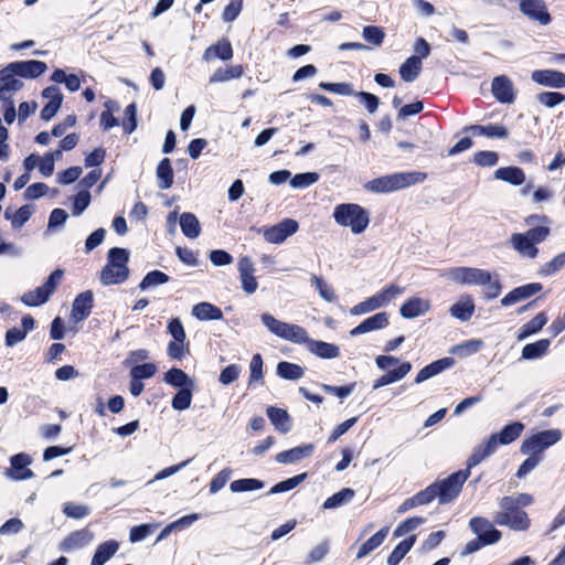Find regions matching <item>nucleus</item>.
I'll return each mask as SVG.
<instances>
[{
    "label": "nucleus",
    "instance_id": "1",
    "mask_svg": "<svg viewBox=\"0 0 565 565\" xmlns=\"http://www.w3.org/2000/svg\"><path fill=\"white\" fill-rule=\"evenodd\" d=\"M260 319L270 333L295 344H305L310 353L320 359H337L340 355V348L337 344L311 339L299 324L284 322L267 312L263 313Z\"/></svg>",
    "mask_w": 565,
    "mask_h": 565
},
{
    "label": "nucleus",
    "instance_id": "2",
    "mask_svg": "<svg viewBox=\"0 0 565 565\" xmlns=\"http://www.w3.org/2000/svg\"><path fill=\"white\" fill-rule=\"evenodd\" d=\"M334 222L348 227L352 234L360 235L366 231L370 225V212L358 203H341L333 210Z\"/></svg>",
    "mask_w": 565,
    "mask_h": 565
},
{
    "label": "nucleus",
    "instance_id": "3",
    "mask_svg": "<svg viewBox=\"0 0 565 565\" xmlns=\"http://www.w3.org/2000/svg\"><path fill=\"white\" fill-rule=\"evenodd\" d=\"M425 179L426 174L422 172H397L367 181L364 189L373 193H387L423 182Z\"/></svg>",
    "mask_w": 565,
    "mask_h": 565
},
{
    "label": "nucleus",
    "instance_id": "4",
    "mask_svg": "<svg viewBox=\"0 0 565 565\" xmlns=\"http://www.w3.org/2000/svg\"><path fill=\"white\" fill-rule=\"evenodd\" d=\"M129 252L114 247L108 252L107 264L100 271L99 280L104 286L122 284L129 276Z\"/></svg>",
    "mask_w": 565,
    "mask_h": 565
},
{
    "label": "nucleus",
    "instance_id": "5",
    "mask_svg": "<svg viewBox=\"0 0 565 565\" xmlns=\"http://www.w3.org/2000/svg\"><path fill=\"white\" fill-rule=\"evenodd\" d=\"M469 476V469L460 470L428 486L425 491L429 492V503L435 499H438L440 504H447L454 501L460 493Z\"/></svg>",
    "mask_w": 565,
    "mask_h": 565
},
{
    "label": "nucleus",
    "instance_id": "6",
    "mask_svg": "<svg viewBox=\"0 0 565 565\" xmlns=\"http://www.w3.org/2000/svg\"><path fill=\"white\" fill-rule=\"evenodd\" d=\"M551 234L548 226L531 227L523 233H514L509 238V245L522 257L534 259L539 255L537 244L544 242Z\"/></svg>",
    "mask_w": 565,
    "mask_h": 565
},
{
    "label": "nucleus",
    "instance_id": "7",
    "mask_svg": "<svg viewBox=\"0 0 565 565\" xmlns=\"http://www.w3.org/2000/svg\"><path fill=\"white\" fill-rule=\"evenodd\" d=\"M63 275L62 269L54 270L42 286L24 292L20 300L28 307H38L45 303L61 284Z\"/></svg>",
    "mask_w": 565,
    "mask_h": 565
},
{
    "label": "nucleus",
    "instance_id": "8",
    "mask_svg": "<svg viewBox=\"0 0 565 565\" xmlns=\"http://www.w3.org/2000/svg\"><path fill=\"white\" fill-rule=\"evenodd\" d=\"M562 438L559 429H548L526 438L521 445V452L524 455L539 456L550 446L555 445Z\"/></svg>",
    "mask_w": 565,
    "mask_h": 565
},
{
    "label": "nucleus",
    "instance_id": "9",
    "mask_svg": "<svg viewBox=\"0 0 565 565\" xmlns=\"http://www.w3.org/2000/svg\"><path fill=\"white\" fill-rule=\"evenodd\" d=\"M469 526L483 545L494 544L501 539V532L486 518L475 516L470 519Z\"/></svg>",
    "mask_w": 565,
    "mask_h": 565
},
{
    "label": "nucleus",
    "instance_id": "10",
    "mask_svg": "<svg viewBox=\"0 0 565 565\" xmlns=\"http://www.w3.org/2000/svg\"><path fill=\"white\" fill-rule=\"evenodd\" d=\"M299 228L296 220L285 218L274 226L264 228V238L270 244H281Z\"/></svg>",
    "mask_w": 565,
    "mask_h": 565
},
{
    "label": "nucleus",
    "instance_id": "11",
    "mask_svg": "<svg viewBox=\"0 0 565 565\" xmlns=\"http://www.w3.org/2000/svg\"><path fill=\"white\" fill-rule=\"evenodd\" d=\"M46 71V64L42 61L30 60L12 62L7 65V72L24 78H36Z\"/></svg>",
    "mask_w": 565,
    "mask_h": 565
},
{
    "label": "nucleus",
    "instance_id": "12",
    "mask_svg": "<svg viewBox=\"0 0 565 565\" xmlns=\"http://www.w3.org/2000/svg\"><path fill=\"white\" fill-rule=\"evenodd\" d=\"M42 97L47 100L41 110V118L45 121L51 120L63 103V94L57 86H49L42 90Z\"/></svg>",
    "mask_w": 565,
    "mask_h": 565
},
{
    "label": "nucleus",
    "instance_id": "13",
    "mask_svg": "<svg viewBox=\"0 0 565 565\" xmlns=\"http://www.w3.org/2000/svg\"><path fill=\"white\" fill-rule=\"evenodd\" d=\"M237 269L239 273V280L242 284L243 290L247 295L254 294L258 288V282L255 277V267L254 263L249 257H242L238 260Z\"/></svg>",
    "mask_w": 565,
    "mask_h": 565
},
{
    "label": "nucleus",
    "instance_id": "14",
    "mask_svg": "<svg viewBox=\"0 0 565 565\" xmlns=\"http://www.w3.org/2000/svg\"><path fill=\"white\" fill-rule=\"evenodd\" d=\"M494 522L500 526H508L510 530L524 532L531 526V520L523 510L514 511L512 515L494 514Z\"/></svg>",
    "mask_w": 565,
    "mask_h": 565
},
{
    "label": "nucleus",
    "instance_id": "15",
    "mask_svg": "<svg viewBox=\"0 0 565 565\" xmlns=\"http://www.w3.org/2000/svg\"><path fill=\"white\" fill-rule=\"evenodd\" d=\"M431 308L429 299L411 297L399 307V315L404 319H414L427 313Z\"/></svg>",
    "mask_w": 565,
    "mask_h": 565
},
{
    "label": "nucleus",
    "instance_id": "16",
    "mask_svg": "<svg viewBox=\"0 0 565 565\" xmlns=\"http://www.w3.org/2000/svg\"><path fill=\"white\" fill-rule=\"evenodd\" d=\"M0 102H11L12 96L22 89L23 82L15 74L7 72V66L0 71Z\"/></svg>",
    "mask_w": 565,
    "mask_h": 565
},
{
    "label": "nucleus",
    "instance_id": "17",
    "mask_svg": "<svg viewBox=\"0 0 565 565\" xmlns=\"http://www.w3.org/2000/svg\"><path fill=\"white\" fill-rule=\"evenodd\" d=\"M476 305L470 295H461L456 302L449 307V313L452 318L466 322L471 319L475 313Z\"/></svg>",
    "mask_w": 565,
    "mask_h": 565
},
{
    "label": "nucleus",
    "instance_id": "18",
    "mask_svg": "<svg viewBox=\"0 0 565 565\" xmlns=\"http://www.w3.org/2000/svg\"><path fill=\"white\" fill-rule=\"evenodd\" d=\"M388 324V313L382 311L377 312L365 320H363L355 328L350 330L351 337H358L363 333L377 331L384 329Z\"/></svg>",
    "mask_w": 565,
    "mask_h": 565
},
{
    "label": "nucleus",
    "instance_id": "19",
    "mask_svg": "<svg viewBox=\"0 0 565 565\" xmlns=\"http://www.w3.org/2000/svg\"><path fill=\"white\" fill-rule=\"evenodd\" d=\"M542 290V285L539 282H531L527 285L520 286L514 288L510 292H508L502 299L501 305L503 307H509L515 305L524 299L530 298L531 296L540 292Z\"/></svg>",
    "mask_w": 565,
    "mask_h": 565
},
{
    "label": "nucleus",
    "instance_id": "20",
    "mask_svg": "<svg viewBox=\"0 0 565 565\" xmlns=\"http://www.w3.org/2000/svg\"><path fill=\"white\" fill-rule=\"evenodd\" d=\"M31 458L25 454H18L11 458V468L7 471V476L13 480L31 479L34 475L28 468Z\"/></svg>",
    "mask_w": 565,
    "mask_h": 565
},
{
    "label": "nucleus",
    "instance_id": "21",
    "mask_svg": "<svg viewBox=\"0 0 565 565\" xmlns=\"http://www.w3.org/2000/svg\"><path fill=\"white\" fill-rule=\"evenodd\" d=\"M492 94L503 104H511L515 99L513 84L509 77L501 75L492 81Z\"/></svg>",
    "mask_w": 565,
    "mask_h": 565
},
{
    "label": "nucleus",
    "instance_id": "22",
    "mask_svg": "<svg viewBox=\"0 0 565 565\" xmlns=\"http://www.w3.org/2000/svg\"><path fill=\"white\" fill-rule=\"evenodd\" d=\"M532 79L546 87H565V74L554 70H537L532 73Z\"/></svg>",
    "mask_w": 565,
    "mask_h": 565
},
{
    "label": "nucleus",
    "instance_id": "23",
    "mask_svg": "<svg viewBox=\"0 0 565 565\" xmlns=\"http://www.w3.org/2000/svg\"><path fill=\"white\" fill-rule=\"evenodd\" d=\"M93 308V292L87 290L79 294L72 306V320L75 322H79L86 319L92 311Z\"/></svg>",
    "mask_w": 565,
    "mask_h": 565
},
{
    "label": "nucleus",
    "instance_id": "24",
    "mask_svg": "<svg viewBox=\"0 0 565 565\" xmlns=\"http://www.w3.org/2000/svg\"><path fill=\"white\" fill-rule=\"evenodd\" d=\"M315 446L307 444L303 446L295 447L289 450L281 451L276 455V461L284 465L296 463L312 455Z\"/></svg>",
    "mask_w": 565,
    "mask_h": 565
},
{
    "label": "nucleus",
    "instance_id": "25",
    "mask_svg": "<svg viewBox=\"0 0 565 565\" xmlns=\"http://www.w3.org/2000/svg\"><path fill=\"white\" fill-rule=\"evenodd\" d=\"M455 364L454 359L451 358H444L440 360H437L427 366L423 367L416 375L415 383L420 384L430 377L441 373L443 371L451 367Z\"/></svg>",
    "mask_w": 565,
    "mask_h": 565
},
{
    "label": "nucleus",
    "instance_id": "26",
    "mask_svg": "<svg viewBox=\"0 0 565 565\" xmlns=\"http://www.w3.org/2000/svg\"><path fill=\"white\" fill-rule=\"evenodd\" d=\"M412 370L409 362H403L397 369L387 371L385 374L376 379L373 383V390H379L383 386L403 380Z\"/></svg>",
    "mask_w": 565,
    "mask_h": 565
},
{
    "label": "nucleus",
    "instance_id": "27",
    "mask_svg": "<svg viewBox=\"0 0 565 565\" xmlns=\"http://www.w3.org/2000/svg\"><path fill=\"white\" fill-rule=\"evenodd\" d=\"M500 441L498 436L495 434L491 435L483 445L475 448L468 460L469 467L477 466L487 457L491 456L497 450Z\"/></svg>",
    "mask_w": 565,
    "mask_h": 565
},
{
    "label": "nucleus",
    "instance_id": "28",
    "mask_svg": "<svg viewBox=\"0 0 565 565\" xmlns=\"http://www.w3.org/2000/svg\"><path fill=\"white\" fill-rule=\"evenodd\" d=\"M500 441L498 436L495 434L491 435L483 445L475 448L468 460L469 467L477 466L487 457L491 456L497 450Z\"/></svg>",
    "mask_w": 565,
    "mask_h": 565
},
{
    "label": "nucleus",
    "instance_id": "29",
    "mask_svg": "<svg viewBox=\"0 0 565 565\" xmlns=\"http://www.w3.org/2000/svg\"><path fill=\"white\" fill-rule=\"evenodd\" d=\"M202 57L206 62H210L214 58L228 61L233 57L232 45L227 40L218 41L217 43L206 47Z\"/></svg>",
    "mask_w": 565,
    "mask_h": 565
},
{
    "label": "nucleus",
    "instance_id": "30",
    "mask_svg": "<svg viewBox=\"0 0 565 565\" xmlns=\"http://www.w3.org/2000/svg\"><path fill=\"white\" fill-rule=\"evenodd\" d=\"M93 539V535L86 531L81 530L71 533L61 544V550L71 552L73 550L82 548L87 545Z\"/></svg>",
    "mask_w": 565,
    "mask_h": 565
},
{
    "label": "nucleus",
    "instance_id": "31",
    "mask_svg": "<svg viewBox=\"0 0 565 565\" xmlns=\"http://www.w3.org/2000/svg\"><path fill=\"white\" fill-rule=\"evenodd\" d=\"M191 313L198 320H221L223 318L222 310L210 303V302H200L192 307Z\"/></svg>",
    "mask_w": 565,
    "mask_h": 565
},
{
    "label": "nucleus",
    "instance_id": "32",
    "mask_svg": "<svg viewBox=\"0 0 565 565\" xmlns=\"http://www.w3.org/2000/svg\"><path fill=\"white\" fill-rule=\"evenodd\" d=\"M388 526L382 527L375 534H373L369 540H366L360 547L356 553V558L361 559L367 556L371 552L376 550L382 543L385 541L388 534Z\"/></svg>",
    "mask_w": 565,
    "mask_h": 565
},
{
    "label": "nucleus",
    "instance_id": "33",
    "mask_svg": "<svg viewBox=\"0 0 565 565\" xmlns=\"http://www.w3.org/2000/svg\"><path fill=\"white\" fill-rule=\"evenodd\" d=\"M33 214V207L31 205H23L18 210L7 207L4 211V217L10 221L13 228L22 227Z\"/></svg>",
    "mask_w": 565,
    "mask_h": 565
},
{
    "label": "nucleus",
    "instance_id": "34",
    "mask_svg": "<svg viewBox=\"0 0 565 565\" xmlns=\"http://www.w3.org/2000/svg\"><path fill=\"white\" fill-rule=\"evenodd\" d=\"M267 416L279 433L286 434L290 430V417L285 409L270 406L267 408Z\"/></svg>",
    "mask_w": 565,
    "mask_h": 565
},
{
    "label": "nucleus",
    "instance_id": "35",
    "mask_svg": "<svg viewBox=\"0 0 565 565\" xmlns=\"http://www.w3.org/2000/svg\"><path fill=\"white\" fill-rule=\"evenodd\" d=\"M422 61L417 56H409L401 66V78L407 83L414 82L422 72Z\"/></svg>",
    "mask_w": 565,
    "mask_h": 565
},
{
    "label": "nucleus",
    "instance_id": "36",
    "mask_svg": "<svg viewBox=\"0 0 565 565\" xmlns=\"http://www.w3.org/2000/svg\"><path fill=\"white\" fill-rule=\"evenodd\" d=\"M244 74L242 65H231L217 68L209 78L210 84L224 83L231 79L239 78Z\"/></svg>",
    "mask_w": 565,
    "mask_h": 565
},
{
    "label": "nucleus",
    "instance_id": "37",
    "mask_svg": "<svg viewBox=\"0 0 565 565\" xmlns=\"http://www.w3.org/2000/svg\"><path fill=\"white\" fill-rule=\"evenodd\" d=\"M182 233L189 238H196L201 233V225L193 213L184 212L179 218Z\"/></svg>",
    "mask_w": 565,
    "mask_h": 565
},
{
    "label": "nucleus",
    "instance_id": "38",
    "mask_svg": "<svg viewBox=\"0 0 565 565\" xmlns=\"http://www.w3.org/2000/svg\"><path fill=\"white\" fill-rule=\"evenodd\" d=\"M119 544L116 541L104 542L98 545L90 565H104L118 551Z\"/></svg>",
    "mask_w": 565,
    "mask_h": 565
},
{
    "label": "nucleus",
    "instance_id": "39",
    "mask_svg": "<svg viewBox=\"0 0 565 565\" xmlns=\"http://www.w3.org/2000/svg\"><path fill=\"white\" fill-rule=\"evenodd\" d=\"M164 381L172 386L181 388H193L195 384L194 381L190 379L184 371L177 367L170 369L164 374Z\"/></svg>",
    "mask_w": 565,
    "mask_h": 565
},
{
    "label": "nucleus",
    "instance_id": "40",
    "mask_svg": "<svg viewBox=\"0 0 565 565\" xmlns=\"http://www.w3.org/2000/svg\"><path fill=\"white\" fill-rule=\"evenodd\" d=\"M494 177L513 185H520L525 181L524 172L516 167L499 168L494 172Z\"/></svg>",
    "mask_w": 565,
    "mask_h": 565
},
{
    "label": "nucleus",
    "instance_id": "41",
    "mask_svg": "<svg viewBox=\"0 0 565 565\" xmlns=\"http://www.w3.org/2000/svg\"><path fill=\"white\" fill-rule=\"evenodd\" d=\"M550 344L548 339H541L534 343H529L522 349V358L525 360L542 358L547 353Z\"/></svg>",
    "mask_w": 565,
    "mask_h": 565
},
{
    "label": "nucleus",
    "instance_id": "42",
    "mask_svg": "<svg viewBox=\"0 0 565 565\" xmlns=\"http://www.w3.org/2000/svg\"><path fill=\"white\" fill-rule=\"evenodd\" d=\"M157 178L159 180V188L167 190L173 183V171L170 159H162L157 167Z\"/></svg>",
    "mask_w": 565,
    "mask_h": 565
},
{
    "label": "nucleus",
    "instance_id": "43",
    "mask_svg": "<svg viewBox=\"0 0 565 565\" xmlns=\"http://www.w3.org/2000/svg\"><path fill=\"white\" fill-rule=\"evenodd\" d=\"M467 266H457L445 268L440 271V277L454 282L458 286H468L469 275L465 273Z\"/></svg>",
    "mask_w": 565,
    "mask_h": 565
},
{
    "label": "nucleus",
    "instance_id": "44",
    "mask_svg": "<svg viewBox=\"0 0 565 565\" xmlns=\"http://www.w3.org/2000/svg\"><path fill=\"white\" fill-rule=\"evenodd\" d=\"M415 541V535H412L402 541L390 554L387 558V565H398L399 562L404 558V556L411 551Z\"/></svg>",
    "mask_w": 565,
    "mask_h": 565
},
{
    "label": "nucleus",
    "instance_id": "45",
    "mask_svg": "<svg viewBox=\"0 0 565 565\" xmlns=\"http://www.w3.org/2000/svg\"><path fill=\"white\" fill-rule=\"evenodd\" d=\"M104 111L100 114V125L105 130H108L113 127H116L119 125V121L116 117L113 116L114 111L119 110V105L117 102L108 99L104 104Z\"/></svg>",
    "mask_w": 565,
    "mask_h": 565
},
{
    "label": "nucleus",
    "instance_id": "46",
    "mask_svg": "<svg viewBox=\"0 0 565 565\" xmlns=\"http://www.w3.org/2000/svg\"><path fill=\"white\" fill-rule=\"evenodd\" d=\"M547 322V317L544 312H540L536 315L532 320L526 322L518 337L519 340H524L525 338L530 337L531 334H534L539 332Z\"/></svg>",
    "mask_w": 565,
    "mask_h": 565
},
{
    "label": "nucleus",
    "instance_id": "47",
    "mask_svg": "<svg viewBox=\"0 0 565 565\" xmlns=\"http://www.w3.org/2000/svg\"><path fill=\"white\" fill-rule=\"evenodd\" d=\"M264 487L265 483L262 480L255 478L238 479L231 482L230 484L231 491L235 493L260 490Z\"/></svg>",
    "mask_w": 565,
    "mask_h": 565
},
{
    "label": "nucleus",
    "instance_id": "48",
    "mask_svg": "<svg viewBox=\"0 0 565 565\" xmlns=\"http://www.w3.org/2000/svg\"><path fill=\"white\" fill-rule=\"evenodd\" d=\"M524 429V425L519 422L507 425L499 434H495L501 445H508L515 440Z\"/></svg>",
    "mask_w": 565,
    "mask_h": 565
},
{
    "label": "nucleus",
    "instance_id": "49",
    "mask_svg": "<svg viewBox=\"0 0 565 565\" xmlns=\"http://www.w3.org/2000/svg\"><path fill=\"white\" fill-rule=\"evenodd\" d=\"M483 348V341L480 339H472L465 341L451 349V353L459 355L460 358L469 356L473 353L479 352Z\"/></svg>",
    "mask_w": 565,
    "mask_h": 565
},
{
    "label": "nucleus",
    "instance_id": "50",
    "mask_svg": "<svg viewBox=\"0 0 565 565\" xmlns=\"http://www.w3.org/2000/svg\"><path fill=\"white\" fill-rule=\"evenodd\" d=\"M354 497V491L350 488H344L339 492L334 493L330 498H328L323 503V509H335L341 507L342 504L351 501Z\"/></svg>",
    "mask_w": 565,
    "mask_h": 565
},
{
    "label": "nucleus",
    "instance_id": "51",
    "mask_svg": "<svg viewBox=\"0 0 565 565\" xmlns=\"http://www.w3.org/2000/svg\"><path fill=\"white\" fill-rule=\"evenodd\" d=\"M303 369L294 363L279 362L277 365V374L286 380H298L303 376Z\"/></svg>",
    "mask_w": 565,
    "mask_h": 565
},
{
    "label": "nucleus",
    "instance_id": "52",
    "mask_svg": "<svg viewBox=\"0 0 565 565\" xmlns=\"http://www.w3.org/2000/svg\"><path fill=\"white\" fill-rule=\"evenodd\" d=\"M404 291H405V289L403 287L391 284V285L385 286L379 292H376V296H377L382 307H386L398 296L403 295Z\"/></svg>",
    "mask_w": 565,
    "mask_h": 565
},
{
    "label": "nucleus",
    "instance_id": "53",
    "mask_svg": "<svg viewBox=\"0 0 565 565\" xmlns=\"http://www.w3.org/2000/svg\"><path fill=\"white\" fill-rule=\"evenodd\" d=\"M306 477H307L306 473H300V475H297L287 480L280 481L277 484H275L274 487H271V489L269 490V494H277V493L290 491V490L295 489L296 487H298L306 479Z\"/></svg>",
    "mask_w": 565,
    "mask_h": 565
},
{
    "label": "nucleus",
    "instance_id": "54",
    "mask_svg": "<svg viewBox=\"0 0 565 565\" xmlns=\"http://www.w3.org/2000/svg\"><path fill=\"white\" fill-rule=\"evenodd\" d=\"M169 281V276L160 270H152L148 273L141 282L139 284V288L141 290L148 289L153 286L163 285Z\"/></svg>",
    "mask_w": 565,
    "mask_h": 565
},
{
    "label": "nucleus",
    "instance_id": "55",
    "mask_svg": "<svg viewBox=\"0 0 565 565\" xmlns=\"http://www.w3.org/2000/svg\"><path fill=\"white\" fill-rule=\"evenodd\" d=\"M483 298L484 299H495L500 296L502 291V284L498 277V275H493L489 271V281L483 286Z\"/></svg>",
    "mask_w": 565,
    "mask_h": 565
},
{
    "label": "nucleus",
    "instance_id": "56",
    "mask_svg": "<svg viewBox=\"0 0 565 565\" xmlns=\"http://www.w3.org/2000/svg\"><path fill=\"white\" fill-rule=\"evenodd\" d=\"M192 402V388H181L172 398L171 405L177 411L188 409Z\"/></svg>",
    "mask_w": 565,
    "mask_h": 565
},
{
    "label": "nucleus",
    "instance_id": "57",
    "mask_svg": "<svg viewBox=\"0 0 565 565\" xmlns=\"http://www.w3.org/2000/svg\"><path fill=\"white\" fill-rule=\"evenodd\" d=\"M362 36L366 42L380 46L384 41L385 32L380 26L367 25L363 29Z\"/></svg>",
    "mask_w": 565,
    "mask_h": 565
},
{
    "label": "nucleus",
    "instance_id": "58",
    "mask_svg": "<svg viewBox=\"0 0 565 565\" xmlns=\"http://www.w3.org/2000/svg\"><path fill=\"white\" fill-rule=\"evenodd\" d=\"M318 180L317 172L298 173L290 179V185L295 189H303L315 184Z\"/></svg>",
    "mask_w": 565,
    "mask_h": 565
},
{
    "label": "nucleus",
    "instance_id": "59",
    "mask_svg": "<svg viewBox=\"0 0 565 565\" xmlns=\"http://www.w3.org/2000/svg\"><path fill=\"white\" fill-rule=\"evenodd\" d=\"M465 273L469 275L468 286H483L489 281V270L467 266Z\"/></svg>",
    "mask_w": 565,
    "mask_h": 565
},
{
    "label": "nucleus",
    "instance_id": "60",
    "mask_svg": "<svg viewBox=\"0 0 565 565\" xmlns=\"http://www.w3.org/2000/svg\"><path fill=\"white\" fill-rule=\"evenodd\" d=\"M565 266V252L556 255L551 262L544 264L539 274L541 276H552Z\"/></svg>",
    "mask_w": 565,
    "mask_h": 565
},
{
    "label": "nucleus",
    "instance_id": "61",
    "mask_svg": "<svg viewBox=\"0 0 565 565\" xmlns=\"http://www.w3.org/2000/svg\"><path fill=\"white\" fill-rule=\"evenodd\" d=\"M319 87L323 90L343 95V96H350L354 95V88L350 83H326L321 82L319 84Z\"/></svg>",
    "mask_w": 565,
    "mask_h": 565
},
{
    "label": "nucleus",
    "instance_id": "62",
    "mask_svg": "<svg viewBox=\"0 0 565 565\" xmlns=\"http://www.w3.org/2000/svg\"><path fill=\"white\" fill-rule=\"evenodd\" d=\"M311 280L315 284L316 288L318 289L319 295L322 299H324L328 302H333L337 299L333 288L329 284H327L322 278L313 275L311 277Z\"/></svg>",
    "mask_w": 565,
    "mask_h": 565
},
{
    "label": "nucleus",
    "instance_id": "63",
    "mask_svg": "<svg viewBox=\"0 0 565 565\" xmlns=\"http://www.w3.org/2000/svg\"><path fill=\"white\" fill-rule=\"evenodd\" d=\"M429 503V492H426L425 489L416 493L413 498L407 499L399 508L398 512L403 513L409 509H413L417 505H424Z\"/></svg>",
    "mask_w": 565,
    "mask_h": 565
},
{
    "label": "nucleus",
    "instance_id": "64",
    "mask_svg": "<svg viewBox=\"0 0 565 565\" xmlns=\"http://www.w3.org/2000/svg\"><path fill=\"white\" fill-rule=\"evenodd\" d=\"M90 203V194L88 190H82L79 191L73 202L72 212L73 215L78 216L81 215L89 205Z\"/></svg>",
    "mask_w": 565,
    "mask_h": 565
}]
</instances>
